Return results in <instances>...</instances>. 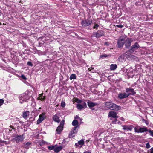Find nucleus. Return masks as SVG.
<instances>
[{"instance_id":"obj_1","label":"nucleus","mask_w":153,"mask_h":153,"mask_svg":"<svg viewBox=\"0 0 153 153\" xmlns=\"http://www.w3.org/2000/svg\"><path fill=\"white\" fill-rule=\"evenodd\" d=\"M105 104L107 108L111 110L118 111L121 109L120 106L117 105L110 100L105 102Z\"/></svg>"},{"instance_id":"obj_2","label":"nucleus","mask_w":153,"mask_h":153,"mask_svg":"<svg viewBox=\"0 0 153 153\" xmlns=\"http://www.w3.org/2000/svg\"><path fill=\"white\" fill-rule=\"evenodd\" d=\"M28 92V91H27L25 93L19 97L20 103L22 104L24 102H27V100L29 99Z\"/></svg>"},{"instance_id":"obj_3","label":"nucleus","mask_w":153,"mask_h":153,"mask_svg":"<svg viewBox=\"0 0 153 153\" xmlns=\"http://www.w3.org/2000/svg\"><path fill=\"white\" fill-rule=\"evenodd\" d=\"M126 38L127 36L125 35L121 36L119 38L117 42V45L118 48L123 47L124 44V41Z\"/></svg>"},{"instance_id":"obj_4","label":"nucleus","mask_w":153,"mask_h":153,"mask_svg":"<svg viewBox=\"0 0 153 153\" xmlns=\"http://www.w3.org/2000/svg\"><path fill=\"white\" fill-rule=\"evenodd\" d=\"M79 127V126H76L74 127L73 129L70 131L69 135V138H72L75 136V134L77 132Z\"/></svg>"},{"instance_id":"obj_5","label":"nucleus","mask_w":153,"mask_h":153,"mask_svg":"<svg viewBox=\"0 0 153 153\" xmlns=\"http://www.w3.org/2000/svg\"><path fill=\"white\" fill-rule=\"evenodd\" d=\"M132 41L133 40L131 38H127V37L124 41V44L126 47L127 48H129Z\"/></svg>"},{"instance_id":"obj_6","label":"nucleus","mask_w":153,"mask_h":153,"mask_svg":"<svg viewBox=\"0 0 153 153\" xmlns=\"http://www.w3.org/2000/svg\"><path fill=\"white\" fill-rule=\"evenodd\" d=\"M126 92L128 97L130 95H134L136 94L134 89L131 88H126Z\"/></svg>"},{"instance_id":"obj_7","label":"nucleus","mask_w":153,"mask_h":153,"mask_svg":"<svg viewBox=\"0 0 153 153\" xmlns=\"http://www.w3.org/2000/svg\"><path fill=\"white\" fill-rule=\"evenodd\" d=\"M92 22V21L89 19L82 21L81 24L83 26L86 27L89 25Z\"/></svg>"},{"instance_id":"obj_8","label":"nucleus","mask_w":153,"mask_h":153,"mask_svg":"<svg viewBox=\"0 0 153 153\" xmlns=\"http://www.w3.org/2000/svg\"><path fill=\"white\" fill-rule=\"evenodd\" d=\"M123 129V130L128 131L129 130L131 131L133 128H134V126L132 125H125L122 126Z\"/></svg>"},{"instance_id":"obj_9","label":"nucleus","mask_w":153,"mask_h":153,"mask_svg":"<svg viewBox=\"0 0 153 153\" xmlns=\"http://www.w3.org/2000/svg\"><path fill=\"white\" fill-rule=\"evenodd\" d=\"M140 46L138 43L136 42L135 43L134 45H132L129 50L130 52H133L136 50H137L139 48Z\"/></svg>"},{"instance_id":"obj_10","label":"nucleus","mask_w":153,"mask_h":153,"mask_svg":"<svg viewBox=\"0 0 153 153\" xmlns=\"http://www.w3.org/2000/svg\"><path fill=\"white\" fill-rule=\"evenodd\" d=\"M45 113H43L41 114H40L39 117V118L37 121V124H39L44 120L45 117Z\"/></svg>"},{"instance_id":"obj_11","label":"nucleus","mask_w":153,"mask_h":153,"mask_svg":"<svg viewBox=\"0 0 153 153\" xmlns=\"http://www.w3.org/2000/svg\"><path fill=\"white\" fill-rule=\"evenodd\" d=\"M93 35L94 37L97 38H99L103 36V32L102 31H98L97 32L94 33Z\"/></svg>"},{"instance_id":"obj_12","label":"nucleus","mask_w":153,"mask_h":153,"mask_svg":"<svg viewBox=\"0 0 153 153\" xmlns=\"http://www.w3.org/2000/svg\"><path fill=\"white\" fill-rule=\"evenodd\" d=\"M23 136L22 135H17L14 139L17 143L22 142L23 140Z\"/></svg>"},{"instance_id":"obj_13","label":"nucleus","mask_w":153,"mask_h":153,"mask_svg":"<svg viewBox=\"0 0 153 153\" xmlns=\"http://www.w3.org/2000/svg\"><path fill=\"white\" fill-rule=\"evenodd\" d=\"M118 97L120 99L126 98L128 97L126 93H119L118 96Z\"/></svg>"},{"instance_id":"obj_14","label":"nucleus","mask_w":153,"mask_h":153,"mask_svg":"<svg viewBox=\"0 0 153 153\" xmlns=\"http://www.w3.org/2000/svg\"><path fill=\"white\" fill-rule=\"evenodd\" d=\"M117 113L116 112L111 111L109 112L108 116L109 117L116 118L118 117L117 116Z\"/></svg>"},{"instance_id":"obj_15","label":"nucleus","mask_w":153,"mask_h":153,"mask_svg":"<svg viewBox=\"0 0 153 153\" xmlns=\"http://www.w3.org/2000/svg\"><path fill=\"white\" fill-rule=\"evenodd\" d=\"M139 130V131H138L139 132V133H144V132L148 131V129L146 127L143 126V127H140Z\"/></svg>"},{"instance_id":"obj_16","label":"nucleus","mask_w":153,"mask_h":153,"mask_svg":"<svg viewBox=\"0 0 153 153\" xmlns=\"http://www.w3.org/2000/svg\"><path fill=\"white\" fill-rule=\"evenodd\" d=\"M89 108H91L94 107L97 104V103H94L90 101H88L87 102Z\"/></svg>"},{"instance_id":"obj_17","label":"nucleus","mask_w":153,"mask_h":153,"mask_svg":"<svg viewBox=\"0 0 153 153\" xmlns=\"http://www.w3.org/2000/svg\"><path fill=\"white\" fill-rule=\"evenodd\" d=\"M53 119L56 122L59 123L60 122L59 118L57 115H54L53 117Z\"/></svg>"},{"instance_id":"obj_18","label":"nucleus","mask_w":153,"mask_h":153,"mask_svg":"<svg viewBox=\"0 0 153 153\" xmlns=\"http://www.w3.org/2000/svg\"><path fill=\"white\" fill-rule=\"evenodd\" d=\"M43 93H42L39 95L38 97V99L39 100L41 101H43L45 100V96H43Z\"/></svg>"},{"instance_id":"obj_19","label":"nucleus","mask_w":153,"mask_h":153,"mask_svg":"<svg viewBox=\"0 0 153 153\" xmlns=\"http://www.w3.org/2000/svg\"><path fill=\"white\" fill-rule=\"evenodd\" d=\"M63 128L62 127L59 126L56 129V131L57 132V133L60 134L62 131L63 130Z\"/></svg>"},{"instance_id":"obj_20","label":"nucleus","mask_w":153,"mask_h":153,"mask_svg":"<svg viewBox=\"0 0 153 153\" xmlns=\"http://www.w3.org/2000/svg\"><path fill=\"white\" fill-rule=\"evenodd\" d=\"M62 147L61 146H58L56 147L55 148L54 150L55 152L56 153H58L62 149Z\"/></svg>"},{"instance_id":"obj_21","label":"nucleus","mask_w":153,"mask_h":153,"mask_svg":"<svg viewBox=\"0 0 153 153\" xmlns=\"http://www.w3.org/2000/svg\"><path fill=\"white\" fill-rule=\"evenodd\" d=\"M117 65L116 64H112L110 66V69L111 70H114L116 69Z\"/></svg>"},{"instance_id":"obj_22","label":"nucleus","mask_w":153,"mask_h":153,"mask_svg":"<svg viewBox=\"0 0 153 153\" xmlns=\"http://www.w3.org/2000/svg\"><path fill=\"white\" fill-rule=\"evenodd\" d=\"M76 79V76L75 74H72L71 75L70 77V80L75 79Z\"/></svg>"},{"instance_id":"obj_23","label":"nucleus","mask_w":153,"mask_h":153,"mask_svg":"<svg viewBox=\"0 0 153 153\" xmlns=\"http://www.w3.org/2000/svg\"><path fill=\"white\" fill-rule=\"evenodd\" d=\"M118 59L119 61L121 62H123L124 60V56L123 55L120 56L118 58Z\"/></svg>"},{"instance_id":"obj_24","label":"nucleus","mask_w":153,"mask_h":153,"mask_svg":"<svg viewBox=\"0 0 153 153\" xmlns=\"http://www.w3.org/2000/svg\"><path fill=\"white\" fill-rule=\"evenodd\" d=\"M78 121L77 120H74L72 122V125L73 126H75L78 125Z\"/></svg>"},{"instance_id":"obj_25","label":"nucleus","mask_w":153,"mask_h":153,"mask_svg":"<svg viewBox=\"0 0 153 153\" xmlns=\"http://www.w3.org/2000/svg\"><path fill=\"white\" fill-rule=\"evenodd\" d=\"M140 126H137L135 127H134V128L135 132L138 133H139V132H138V131H139V129L140 128Z\"/></svg>"},{"instance_id":"obj_26","label":"nucleus","mask_w":153,"mask_h":153,"mask_svg":"<svg viewBox=\"0 0 153 153\" xmlns=\"http://www.w3.org/2000/svg\"><path fill=\"white\" fill-rule=\"evenodd\" d=\"M77 108L78 109L81 110L83 108H84L81 105V104H78L77 105Z\"/></svg>"},{"instance_id":"obj_27","label":"nucleus","mask_w":153,"mask_h":153,"mask_svg":"<svg viewBox=\"0 0 153 153\" xmlns=\"http://www.w3.org/2000/svg\"><path fill=\"white\" fill-rule=\"evenodd\" d=\"M78 143L79 145H82L84 144V141L82 139L78 142ZM82 146H81L80 147H81Z\"/></svg>"},{"instance_id":"obj_28","label":"nucleus","mask_w":153,"mask_h":153,"mask_svg":"<svg viewBox=\"0 0 153 153\" xmlns=\"http://www.w3.org/2000/svg\"><path fill=\"white\" fill-rule=\"evenodd\" d=\"M64 120H62L60 123V125L59 126L61 127H62V128H63V126L64 124Z\"/></svg>"},{"instance_id":"obj_29","label":"nucleus","mask_w":153,"mask_h":153,"mask_svg":"<svg viewBox=\"0 0 153 153\" xmlns=\"http://www.w3.org/2000/svg\"><path fill=\"white\" fill-rule=\"evenodd\" d=\"M22 116L24 118H27V114L26 112H24L23 113Z\"/></svg>"},{"instance_id":"obj_30","label":"nucleus","mask_w":153,"mask_h":153,"mask_svg":"<svg viewBox=\"0 0 153 153\" xmlns=\"http://www.w3.org/2000/svg\"><path fill=\"white\" fill-rule=\"evenodd\" d=\"M82 104L81 105L83 106L84 108H86L87 107V105L86 103L84 101H82V102H81Z\"/></svg>"},{"instance_id":"obj_31","label":"nucleus","mask_w":153,"mask_h":153,"mask_svg":"<svg viewBox=\"0 0 153 153\" xmlns=\"http://www.w3.org/2000/svg\"><path fill=\"white\" fill-rule=\"evenodd\" d=\"M148 131L150 133V135L151 136L153 137V130H151L150 129H149Z\"/></svg>"},{"instance_id":"obj_32","label":"nucleus","mask_w":153,"mask_h":153,"mask_svg":"<svg viewBox=\"0 0 153 153\" xmlns=\"http://www.w3.org/2000/svg\"><path fill=\"white\" fill-rule=\"evenodd\" d=\"M115 27L121 28H123L124 26L122 25H116Z\"/></svg>"},{"instance_id":"obj_33","label":"nucleus","mask_w":153,"mask_h":153,"mask_svg":"<svg viewBox=\"0 0 153 153\" xmlns=\"http://www.w3.org/2000/svg\"><path fill=\"white\" fill-rule=\"evenodd\" d=\"M76 102H77L78 103H80L82 102V100H81L79 99L78 98H76Z\"/></svg>"},{"instance_id":"obj_34","label":"nucleus","mask_w":153,"mask_h":153,"mask_svg":"<svg viewBox=\"0 0 153 153\" xmlns=\"http://www.w3.org/2000/svg\"><path fill=\"white\" fill-rule=\"evenodd\" d=\"M4 100L3 99H0V106H1L4 103Z\"/></svg>"},{"instance_id":"obj_35","label":"nucleus","mask_w":153,"mask_h":153,"mask_svg":"<svg viewBox=\"0 0 153 153\" xmlns=\"http://www.w3.org/2000/svg\"><path fill=\"white\" fill-rule=\"evenodd\" d=\"M99 26L98 24H95L94 25L93 27V28L94 29H97V28L99 27Z\"/></svg>"},{"instance_id":"obj_36","label":"nucleus","mask_w":153,"mask_h":153,"mask_svg":"<svg viewBox=\"0 0 153 153\" xmlns=\"http://www.w3.org/2000/svg\"><path fill=\"white\" fill-rule=\"evenodd\" d=\"M21 77L23 80H25L27 79V78L24 75H22Z\"/></svg>"},{"instance_id":"obj_37","label":"nucleus","mask_w":153,"mask_h":153,"mask_svg":"<svg viewBox=\"0 0 153 153\" xmlns=\"http://www.w3.org/2000/svg\"><path fill=\"white\" fill-rule=\"evenodd\" d=\"M54 146H49L48 147V148L50 150H52L54 149Z\"/></svg>"},{"instance_id":"obj_38","label":"nucleus","mask_w":153,"mask_h":153,"mask_svg":"<svg viewBox=\"0 0 153 153\" xmlns=\"http://www.w3.org/2000/svg\"><path fill=\"white\" fill-rule=\"evenodd\" d=\"M108 56L107 54H104L100 56V57L101 58L106 57Z\"/></svg>"},{"instance_id":"obj_39","label":"nucleus","mask_w":153,"mask_h":153,"mask_svg":"<svg viewBox=\"0 0 153 153\" xmlns=\"http://www.w3.org/2000/svg\"><path fill=\"white\" fill-rule=\"evenodd\" d=\"M146 147L147 148H149L150 147V146L149 143H147L146 144Z\"/></svg>"},{"instance_id":"obj_40","label":"nucleus","mask_w":153,"mask_h":153,"mask_svg":"<svg viewBox=\"0 0 153 153\" xmlns=\"http://www.w3.org/2000/svg\"><path fill=\"white\" fill-rule=\"evenodd\" d=\"M143 122L145 123L146 125H148L149 124V122L146 120L143 119Z\"/></svg>"},{"instance_id":"obj_41","label":"nucleus","mask_w":153,"mask_h":153,"mask_svg":"<svg viewBox=\"0 0 153 153\" xmlns=\"http://www.w3.org/2000/svg\"><path fill=\"white\" fill-rule=\"evenodd\" d=\"M61 105L62 107H64L65 105V103L64 102H62L61 103Z\"/></svg>"},{"instance_id":"obj_42","label":"nucleus","mask_w":153,"mask_h":153,"mask_svg":"<svg viewBox=\"0 0 153 153\" xmlns=\"http://www.w3.org/2000/svg\"><path fill=\"white\" fill-rule=\"evenodd\" d=\"M150 150V153H153V147L151 148Z\"/></svg>"},{"instance_id":"obj_43","label":"nucleus","mask_w":153,"mask_h":153,"mask_svg":"<svg viewBox=\"0 0 153 153\" xmlns=\"http://www.w3.org/2000/svg\"><path fill=\"white\" fill-rule=\"evenodd\" d=\"M83 153H91V152L89 151H85Z\"/></svg>"},{"instance_id":"obj_44","label":"nucleus","mask_w":153,"mask_h":153,"mask_svg":"<svg viewBox=\"0 0 153 153\" xmlns=\"http://www.w3.org/2000/svg\"><path fill=\"white\" fill-rule=\"evenodd\" d=\"M89 71L92 73L95 72V71L93 69L90 70Z\"/></svg>"},{"instance_id":"obj_45","label":"nucleus","mask_w":153,"mask_h":153,"mask_svg":"<svg viewBox=\"0 0 153 153\" xmlns=\"http://www.w3.org/2000/svg\"><path fill=\"white\" fill-rule=\"evenodd\" d=\"M29 66H33V64L32 63L30 62H29Z\"/></svg>"},{"instance_id":"obj_46","label":"nucleus","mask_w":153,"mask_h":153,"mask_svg":"<svg viewBox=\"0 0 153 153\" xmlns=\"http://www.w3.org/2000/svg\"><path fill=\"white\" fill-rule=\"evenodd\" d=\"M79 144L78 143H76L75 144V145L76 146H79Z\"/></svg>"},{"instance_id":"obj_47","label":"nucleus","mask_w":153,"mask_h":153,"mask_svg":"<svg viewBox=\"0 0 153 153\" xmlns=\"http://www.w3.org/2000/svg\"><path fill=\"white\" fill-rule=\"evenodd\" d=\"M94 69V68H93V67H91V68H89V69H89V70H91V69Z\"/></svg>"},{"instance_id":"obj_48","label":"nucleus","mask_w":153,"mask_h":153,"mask_svg":"<svg viewBox=\"0 0 153 153\" xmlns=\"http://www.w3.org/2000/svg\"><path fill=\"white\" fill-rule=\"evenodd\" d=\"M121 120H122V121H123L124 120V119H123V117H122L121 119Z\"/></svg>"},{"instance_id":"obj_49","label":"nucleus","mask_w":153,"mask_h":153,"mask_svg":"<svg viewBox=\"0 0 153 153\" xmlns=\"http://www.w3.org/2000/svg\"><path fill=\"white\" fill-rule=\"evenodd\" d=\"M29 61H28V62H27V65H29Z\"/></svg>"},{"instance_id":"obj_50","label":"nucleus","mask_w":153,"mask_h":153,"mask_svg":"<svg viewBox=\"0 0 153 153\" xmlns=\"http://www.w3.org/2000/svg\"><path fill=\"white\" fill-rule=\"evenodd\" d=\"M28 143H28V142H27V144H28Z\"/></svg>"},{"instance_id":"obj_51","label":"nucleus","mask_w":153,"mask_h":153,"mask_svg":"<svg viewBox=\"0 0 153 153\" xmlns=\"http://www.w3.org/2000/svg\"><path fill=\"white\" fill-rule=\"evenodd\" d=\"M69 153H73V152H71V153H70V152Z\"/></svg>"},{"instance_id":"obj_52","label":"nucleus","mask_w":153,"mask_h":153,"mask_svg":"<svg viewBox=\"0 0 153 153\" xmlns=\"http://www.w3.org/2000/svg\"><path fill=\"white\" fill-rule=\"evenodd\" d=\"M31 86L32 88H33L32 86Z\"/></svg>"}]
</instances>
